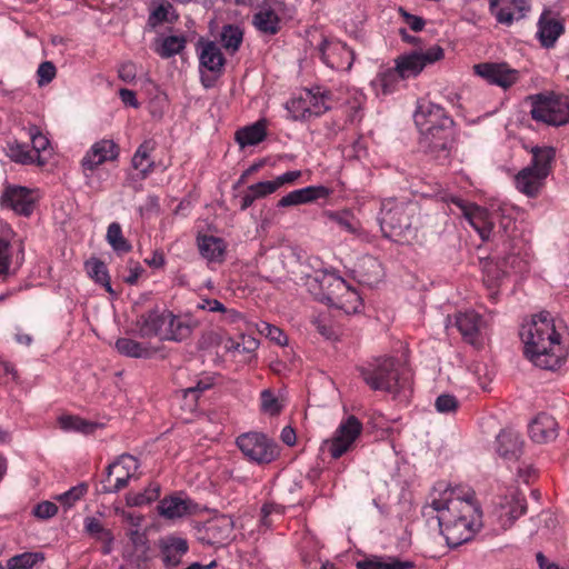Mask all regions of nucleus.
<instances>
[{"mask_svg":"<svg viewBox=\"0 0 569 569\" xmlns=\"http://www.w3.org/2000/svg\"><path fill=\"white\" fill-rule=\"evenodd\" d=\"M422 512L426 517L436 513L440 532L451 548L472 540L483 526L475 492L461 486L436 487Z\"/></svg>","mask_w":569,"mask_h":569,"instance_id":"f257e3e1","label":"nucleus"},{"mask_svg":"<svg viewBox=\"0 0 569 569\" xmlns=\"http://www.w3.org/2000/svg\"><path fill=\"white\" fill-rule=\"evenodd\" d=\"M526 358L536 367L557 370L566 360L567 350L549 312L533 315L520 330Z\"/></svg>","mask_w":569,"mask_h":569,"instance_id":"f03ea898","label":"nucleus"},{"mask_svg":"<svg viewBox=\"0 0 569 569\" xmlns=\"http://www.w3.org/2000/svg\"><path fill=\"white\" fill-rule=\"evenodd\" d=\"M360 373L372 390L387 392L401 402H407L411 396V372L397 359H378L362 367Z\"/></svg>","mask_w":569,"mask_h":569,"instance_id":"7ed1b4c3","label":"nucleus"},{"mask_svg":"<svg viewBox=\"0 0 569 569\" xmlns=\"http://www.w3.org/2000/svg\"><path fill=\"white\" fill-rule=\"evenodd\" d=\"M307 286L316 299L347 315L358 313L362 308V299L358 291L336 272L316 271L313 276L308 277Z\"/></svg>","mask_w":569,"mask_h":569,"instance_id":"20e7f679","label":"nucleus"},{"mask_svg":"<svg viewBox=\"0 0 569 569\" xmlns=\"http://www.w3.org/2000/svg\"><path fill=\"white\" fill-rule=\"evenodd\" d=\"M415 123L420 132V146L433 152H447L452 131V119L445 109L428 100H419L413 113Z\"/></svg>","mask_w":569,"mask_h":569,"instance_id":"39448f33","label":"nucleus"},{"mask_svg":"<svg viewBox=\"0 0 569 569\" xmlns=\"http://www.w3.org/2000/svg\"><path fill=\"white\" fill-rule=\"evenodd\" d=\"M141 338H158L161 341H182L191 335L190 325L168 309H151L136 322Z\"/></svg>","mask_w":569,"mask_h":569,"instance_id":"423d86ee","label":"nucleus"},{"mask_svg":"<svg viewBox=\"0 0 569 569\" xmlns=\"http://www.w3.org/2000/svg\"><path fill=\"white\" fill-rule=\"evenodd\" d=\"M120 156V147L112 139H100L93 142L80 160V169L84 184L91 190L102 189V179L99 168L107 163L117 161Z\"/></svg>","mask_w":569,"mask_h":569,"instance_id":"0eeeda50","label":"nucleus"},{"mask_svg":"<svg viewBox=\"0 0 569 569\" xmlns=\"http://www.w3.org/2000/svg\"><path fill=\"white\" fill-rule=\"evenodd\" d=\"M417 206L396 199H387L381 204L379 223L386 238L396 242H403V238L411 231L412 216Z\"/></svg>","mask_w":569,"mask_h":569,"instance_id":"6e6552de","label":"nucleus"},{"mask_svg":"<svg viewBox=\"0 0 569 569\" xmlns=\"http://www.w3.org/2000/svg\"><path fill=\"white\" fill-rule=\"evenodd\" d=\"M332 107L331 91L319 86L302 90L286 103V109L295 121H307L320 117Z\"/></svg>","mask_w":569,"mask_h":569,"instance_id":"1a4fd4ad","label":"nucleus"},{"mask_svg":"<svg viewBox=\"0 0 569 569\" xmlns=\"http://www.w3.org/2000/svg\"><path fill=\"white\" fill-rule=\"evenodd\" d=\"M528 269V261L519 253L505 257L501 261L488 259L482 262L483 283L492 300L497 299L498 289L511 274H520Z\"/></svg>","mask_w":569,"mask_h":569,"instance_id":"9d476101","label":"nucleus"},{"mask_svg":"<svg viewBox=\"0 0 569 569\" xmlns=\"http://www.w3.org/2000/svg\"><path fill=\"white\" fill-rule=\"evenodd\" d=\"M531 116L535 120L550 126H565L569 122V97L555 93L533 96Z\"/></svg>","mask_w":569,"mask_h":569,"instance_id":"9b49d317","label":"nucleus"},{"mask_svg":"<svg viewBox=\"0 0 569 569\" xmlns=\"http://www.w3.org/2000/svg\"><path fill=\"white\" fill-rule=\"evenodd\" d=\"M363 426L355 416L343 418L331 437L322 441L321 451L332 459H339L351 451L362 433Z\"/></svg>","mask_w":569,"mask_h":569,"instance_id":"f8f14e48","label":"nucleus"},{"mask_svg":"<svg viewBox=\"0 0 569 569\" xmlns=\"http://www.w3.org/2000/svg\"><path fill=\"white\" fill-rule=\"evenodd\" d=\"M236 445L247 460L259 466L271 463L280 453L277 442L262 432H244L237 437Z\"/></svg>","mask_w":569,"mask_h":569,"instance_id":"ddd939ff","label":"nucleus"},{"mask_svg":"<svg viewBox=\"0 0 569 569\" xmlns=\"http://www.w3.org/2000/svg\"><path fill=\"white\" fill-rule=\"evenodd\" d=\"M139 469L138 460L131 455H122L108 466L104 492L116 493L126 488Z\"/></svg>","mask_w":569,"mask_h":569,"instance_id":"4468645a","label":"nucleus"},{"mask_svg":"<svg viewBox=\"0 0 569 569\" xmlns=\"http://www.w3.org/2000/svg\"><path fill=\"white\" fill-rule=\"evenodd\" d=\"M443 58V50L433 46L426 51H412L396 59V68L401 79L417 77L426 66Z\"/></svg>","mask_w":569,"mask_h":569,"instance_id":"2eb2a0df","label":"nucleus"},{"mask_svg":"<svg viewBox=\"0 0 569 569\" xmlns=\"http://www.w3.org/2000/svg\"><path fill=\"white\" fill-rule=\"evenodd\" d=\"M473 72L486 82L502 89H509L520 78V72L507 62H481L473 66Z\"/></svg>","mask_w":569,"mask_h":569,"instance_id":"dca6fc26","label":"nucleus"},{"mask_svg":"<svg viewBox=\"0 0 569 569\" xmlns=\"http://www.w3.org/2000/svg\"><path fill=\"white\" fill-rule=\"evenodd\" d=\"M322 62L337 71H349L355 61V52L345 42L337 39H325L319 46Z\"/></svg>","mask_w":569,"mask_h":569,"instance_id":"f3484780","label":"nucleus"},{"mask_svg":"<svg viewBox=\"0 0 569 569\" xmlns=\"http://www.w3.org/2000/svg\"><path fill=\"white\" fill-rule=\"evenodd\" d=\"M234 522L230 516L209 519L198 529V538L211 546H224L232 539Z\"/></svg>","mask_w":569,"mask_h":569,"instance_id":"a211bd4d","label":"nucleus"},{"mask_svg":"<svg viewBox=\"0 0 569 569\" xmlns=\"http://www.w3.org/2000/svg\"><path fill=\"white\" fill-rule=\"evenodd\" d=\"M452 202L461 209L465 218L478 232L480 238L482 240H488L495 228L492 211L472 203H465L458 198L452 199Z\"/></svg>","mask_w":569,"mask_h":569,"instance_id":"6ab92c4d","label":"nucleus"},{"mask_svg":"<svg viewBox=\"0 0 569 569\" xmlns=\"http://www.w3.org/2000/svg\"><path fill=\"white\" fill-rule=\"evenodd\" d=\"M563 33V20L550 10H543L538 19L536 32L540 46L545 49L553 48Z\"/></svg>","mask_w":569,"mask_h":569,"instance_id":"aec40b11","label":"nucleus"},{"mask_svg":"<svg viewBox=\"0 0 569 569\" xmlns=\"http://www.w3.org/2000/svg\"><path fill=\"white\" fill-rule=\"evenodd\" d=\"M37 199V190L21 186H8L1 197V203L18 214L29 216L33 211Z\"/></svg>","mask_w":569,"mask_h":569,"instance_id":"412c9836","label":"nucleus"},{"mask_svg":"<svg viewBox=\"0 0 569 569\" xmlns=\"http://www.w3.org/2000/svg\"><path fill=\"white\" fill-rule=\"evenodd\" d=\"M529 9L527 0H489L490 13L503 26H511L522 19Z\"/></svg>","mask_w":569,"mask_h":569,"instance_id":"4be33fe9","label":"nucleus"},{"mask_svg":"<svg viewBox=\"0 0 569 569\" xmlns=\"http://www.w3.org/2000/svg\"><path fill=\"white\" fill-rule=\"evenodd\" d=\"M457 327L467 342L475 347L482 345L481 332L486 327L483 318L473 310L460 312L456 320Z\"/></svg>","mask_w":569,"mask_h":569,"instance_id":"5701e85b","label":"nucleus"},{"mask_svg":"<svg viewBox=\"0 0 569 569\" xmlns=\"http://www.w3.org/2000/svg\"><path fill=\"white\" fill-rule=\"evenodd\" d=\"M526 512V500L519 493H512L495 509L492 517L501 529L510 527L515 520Z\"/></svg>","mask_w":569,"mask_h":569,"instance_id":"b1692460","label":"nucleus"},{"mask_svg":"<svg viewBox=\"0 0 569 569\" xmlns=\"http://www.w3.org/2000/svg\"><path fill=\"white\" fill-rule=\"evenodd\" d=\"M332 193V190L326 186H308L301 189H296L283 196L278 201V207L286 208L292 206H300L315 202L319 199H327Z\"/></svg>","mask_w":569,"mask_h":569,"instance_id":"393cba45","label":"nucleus"},{"mask_svg":"<svg viewBox=\"0 0 569 569\" xmlns=\"http://www.w3.org/2000/svg\"><path fill=\"white\" fill-rule=\"evenodd\" d=\"M159 548L164 567L170 569L177 567L181 562L182 557L189 550V545L186 538L177 535H169L159 541Z\"/></svg>","mask_w":569,"mask_h":569,"instance_id":"a878e982","label":"nucleus"},{"mask_svg":"<svg viewBox=\"0 0 569 569\" xmlns=\"http://www.w3.org/2000/svg\"><path fill=\"white\" fill-rule=\"evenodd\" d=\"M197 247L200 256L208 263L220 264L224 261L227 243L222 238L207 233H199L197 236Z\"/></svg>","mask_w":569,"mask_h":569,"instance_id":"bb28decb","label":"nucleus"},{"mask_svg":"<svg viewBox=\"0 0 569 569\" xmlns=\"http://www.w3.org/2000/svg\"><path fill=\"white\" fill-rule=\"evenodd\" d=\"M529 436L538 443L549 442L558 436V423L547 413L538 415L529 425Z\"/></svg>","mask_w":569,"mask_h":569,"instance_id":"cd10ccee","label":"nucleus"},{"mask_svg":"<svg viewBox=\"0 0 569 569\" xmlns=\"http://www.w3.org/2000/svg\"><path fill=\"white\" fill-rule=\"evenodd\" d=\"M280 17L271 4L263 2L252 16L253 27L263 34L273 36L280 30Z\"/></svg>","mask_w":569,"mask_h":569,"instance_id":"c85d7f7f","label":"nucleus"},{"mask_svg":"<svg viewBox=\"0 0 569 569\" xmlns=\"http://www.w3.org/2000/svg\"><path fill=\"white\" fill-rule=\"evenodd\" d=\"M199 54V63L201 68L210 72L219 73L222 71L226 59L213 41H199L197 48Z\"/></svg>","mask_w":569,"mask_h":569,"instance_id":"c756f323","label":"nucleus"},{"mask_svg":"<svg viewBox=\"0 0 569 569\" xmlns=\"http://www.w3.org/2000/svg\"><path fill=\"white\" fill-rule=\"evenodd\" d=\"M14 236L11 227L0 220V281H4L8 276L14 272L12 270L13 250L11 248V240Z\"/></svg>","mask_w":569,"mask_h":569,"instance_id":"7c9ffc66","label":"nucleus"},{"mask_svg":"<svg viewBox=\"0 0 569 569\" xmlns=\"http://www.w3.org/2000/svg\"><path fill=\"white\" fill-rule=\"evenodd\" d=\"M522 441L513 429H503L497 436L496 451L506 460H517L521 455Z\"/></svg>","mask_w":569,"mask_h":569,"instance_id":"2f4dec72","label":"nucleus"},{"mask_svg":"<svg viewBox=\"0 0 569 569\" xmlns=\"http://www.w3.org/2000/svg\"><path fill=\"white\" fill-rule=\"evenodd\" d=\"M156 149V142L151 139L144 140L134 151L131 166L142 179L147 178L154 169V161L151 158Z\"/></svg>","mask_w":569,"mask_h":569,"instance_id":"473e14b6","label":"nucleus"},{"mask_svg":"<svg viewBox=\"0 0 569 569\" xmlns=\"http://www.w3.org/2000/svg\"><path fill=\"white\" fill-rule=\"evenodd\" d=\"M401 77L397 68H381L377 76L371 80L370 86L377 97L393 93L400 82Z\"/></svg>","mask_w":569,"mask_h":569,"instance_id":"72a5a7b5","label":"nucleus"},{"mask_svg":"<svg viewBox=\"0 0 569 569\" xmlns=\"http://www.w3.org/2000/svg\"><path fill=\"white\" fill-rule=\"evenodd\" d=\"M267 138V120L260 119L236 131L234 139L241 149L253 147Z\"/></svg>","mask_w":569,"mask_h":569,"instance_id":"f704fd0d","label":"nucleus"},{"mask_svg":"<svg viewBox=\"0 0 569 569\" xmlns=\"http://www.w3.org/2000/svg\"><path fill=\"white\" fill-rule=\"evenodd\" d=\"M491 211L495 224L499 223L503 232L510 234L517 218L520 216V209L510 202L500 201L491 204Z\"/></svg>","mask_w":569,"mask_h":569,"instance_id":"c9c22d12","label":"nucleus"},{"mask_svg":"<svg viewBox=\"0 0 569 569\" xmlns=\"http://www.w3.org/2000/svg\"><path fill=\"white\" fill-rule=\"evenodd\" d=\"M547 177L542 176L535 169L527 167L523 168L515 177L516 188L528 197H535L542 187L543 180Z\"/></svg>","mask_w":569,"mask_h":569,"instance_id":"e433bc0d","label":"nucleus"},{"mask_svg":"<svg viewBox=\"0 0 569 569\" xmlns=\"http://www.w3.org/2000/svg\"><path fill=\"white\" fill-rule=\"evenodd\" d=\"M158 512L166 519H178L191 513V501L171 496L163 498L158 506Z\"/></svg>","mask_w":569,"mask_h":569,"instance_id":"4c0bfd02","label":"nucleus"},{"mask_svg":"<svg viewBox=\"0 0 569 569\" xmlns=\"http://www.w3.org/2000/svg\"><path fill=\"white\" fill-rule=\"evenodd\" d=\"M287 405L284 392L276 389H263L260 392L259 408L263 415L274 417L280 415Z\"/></svg>","mask_w":569,"mask_h":569,"instance_id":"58836bf2","label":"nucleus"},{"mask_svg":"<svg viewBox=\"0 0 569 569\" xmlns=\"http://www.w3.org/2000/svg\"><path fill=\"white\" fill-rule=\"evenodd\" d=\"M412 561L391 556H371L357 562L358 569H412Z\"/></svg>","mask_w":569,"mask_h":569,"instance_id":"ea45409f","label":"nucleus"},{"mask_svg":"<svg viewBox=\"0 0 569 569\" xmlns=\"http://www.w3.org/2000/svg\"><path fill=\"white\" fill-rule=\"evenodd\" d=\"M87 274L98 284L102 286L107 292L114 296L111 287L110 276L106 263L97 258H91L84 263Z\"/></svg>","mask_w":569,"mask_h":569,"instance_id":"a19ab883","label":"nucleus"},{"mask_svg":"<svg viewBox=\"0 0 569 569\" xmlns=\"http://www.w3.org/2000/svg\"><path fill=\"white\" fill-rule=\"evenodd\" d=\"M187 40L183 36H166L159 38L154 44V51L163 59L179 54L186 48Z\"/></svg>","mask_w":569,"mask_h":569,"instance_id":"79ce46f5","label":"nucleus"},{"mask_svg":"<svg viewBox=\"0 0 569 569\" xmlns=\"http://www.w3.org/2000/svg\"><path fill=\"white\" fill-rule=\"evenodd\" d=\"M116 349L119 353L130 358H149L152 353L149 345L131 338H119L116 341Z\"/></svg>","mask_w":569,"mask_h":569,"instance_id":"37998d69","label":"nucleus"},{"mask_svg":"<svg viewBox=\"0 0 569 569\" xmlns=\"http://www.w3.org/2000/svg\"><path fill=\"white\" fill-rule=\"evenodd\" d=\"M531 153L532 162L529 167L548 177L555 158V149L551 147H535L531 149Z\"/></svg>","mask_w":569,"mask_h":569,"instance_id":"c03bdc74","label":"nucleus"},{"mask_svg":"<svg viewBox=\"0 0 569 569\" xmlns=\"http://www.w3.org/2000/svg\"><path fill=\"white\" fill-rule=\"evenodd\" d=\"M59 427L64 431H77L83 435L92 433L98 423L82 419L78 416L63 415L58 418Z\"/></svg>","mask_w":569,"mask_h":569,"instance_id":"a18cd8bd","label":"nucleus"},{"mask_svg":"<svg viewBox=\"0 0 569 569\" xmlns=\"http://www.w3.org/2000/svg\"><path fill=\"white\" fill-rule=\"evenodd\" d=\"M44 561V555L40 551H27L10 557L6 567L8 569H32Z\"/></svg>","mask_w":569,"mask_h":569,"instance_id":"49530a36","label":"nucleus"},{"mask_svg":"<svg viewBox=\"0 0 569 569\" xmlns=\"http://www.w3.org/2000/svg\"><path fill=\"white\" fill-rule=\"evenodd\" d=\"M243 40V31L239 26L227 24L222 27L220 41L227 52L236 53Z\"/></svg>","mask_w":569,"mask_h":569,"instance_id":"de8ad7c7","label":"nucleus"},{"mask_svg":"<svg viewBox=\"0 0 569 569\" xmlns=\"http://www.w3.org/2000/svg\"><path fill=\"white\" fill-rule=\"evenodd\" d=\"M107 242L118 254H123L131 251V243L124 238L121 226L118 222H112L108 226Z\"/></svg>","mask_w":569,"mask_h":569,"instance_id":"09e8293b","label":"nucleus"},{"mask_svg":"<svg viewBox=\"0 0 569 569\" xmlns=\"http://www.w3.org/2000/svg\"><path fill=\"white\" fill-rule=\"evenodd\" d=\"M177 18L178 16L174 13V9L169 1L156 0L152 4L149 22L152 26H156L162 22L172 21Z\"/></svg>","mask_w":569,"mask_h":569,"instance_id":"8fccbe9b","label":"nucleus"},{"mask_svg":"<svg viewBox=\"0 0 569 569\" xmlns=\"http://www.w3.org/2000/svg\"><path fill=\"white\" fill-rule=\"evenodd\" d=\"M258 345L259 343L254 338L242 335L240 337V341L229 339L226 342L224 348L228 352H231L233 355L243 353L246 355V359H250L252 357V353L258 348Z\"/></svg>","mask_w":569,"mask_h":569,"instance_id":"3c124183","label":"nucleus"},{"mask_svg":"<svg viewBox=\"0 0 569 569\" xmlns=\"http://www.w3.org/2000/svg\"><path fill=\"white\" fill-rule=\"evenodd\" d=\"M326 216L330 221L336 222L341 229L349 233H356L359 229L357 220L348 210L327 211Z\"/></svg>","mask_w":569,"mask_h":569,"instance_id":"603ef678","label":"nucleus"},{"mask_svg":"<svg viewBox=\"0 0 569 569\" xmlns=\"http://www.w3.org/2000/svg\"><path fill=\"white\" fill-rule=\"evenodd\" d=\"M29 136L32 143V150L36 156L38 164H44V160H41V152H46L50 147V141L46 134H43L39 128L31 127L29 129Z\"/></svg>","mask_w":569,"mask_h":569,"instance_id":"864d4df0","label":"nucleus"},{"mask_svg":"<svg viewBox=\"0 0 569 569\" xmlns=\"http://www.w3.org/2000/svg\"><path fill=\"white\" fill-rule=\"evenodd\" d=\"M160 493L159 486H150L143 492L128 493L126 501L128 506L137 507L151 503L157 500Z\"/></svg>","mask_w":569,"mask_h":569,"instance_id":"5fc2aeb1","label":"nucleus"},{"mask_svg":"<svg viewBox=\"0 0 569 569\" xmlns=\"http://www.w3.org/2000/svg\"><path fill=\"white\" fill-rule=\"evenodd\" d=\"M88 491V486L82 482L74 487H71L66 492L58 495L56 499L63 505L66 508H71L77 501H79Z\"/></svg>","mask_w":569,"mask_h":569,"instance_id":"6e6d98bb","label":"nucleus"},{"mask_svg":"<svg viewBox=\"0 0 569 569\" xmlns=\"http://www.w3.org/2000/svg\"><path fill=\"white\" fill-rule=\"evenodd\" d=\"M313 325L318 332L327 340L338 339V328L335 326L330 317L320 315L313 319Z\"/></svg>","mask_w":569,"mask_h":569,"instance_id":"4d7b16f0","label":"nucleus"},{"mask_svg":"<svg viewBox=\"0 0 569 569\" xmlns=\"http://www.w3.org/2000/svg\"><path fill=\"white\" fill-rule=\"evenodd\" d=\"M257 329L260 333L264 335L266 337H268L270 340L274 341L279 346H284L288 342V338L284 335V332L280 328H278L269 322H266V321L259 322L257 325Z\"/></svg>","mask_w":569,"mask_h":569,"instance_id":"13d9d810","label":"nucleus"},{"mask_svg":"<svg viewBox=\"0 0 569 569\" xmlns=\"http://www.w3.org/2000/svg\"><path fill=\"white\" fill-rule=\"evenodd\" d=\"M213 383H214L213 376L204 375L199 378V380L197 381V383L194 386L184 389L183 397L186 399H191L193 402H196L198 396L201 392L210 389L213 386Z\"/></svg>","mask_w":569,"mask_h":569,"instance_id":"bf43d9fd","label":"nucleus"},{"mask_svg":"<svg viewBox=\"0 0 569 569\" xmlns=\"http://www.w3.org/2000/svg\"><path fill=\"white\" fill-rule=\"evenodd\" d=\"M84 529L91 536L107 540L108 542H111L113 539L112 533L104 529L100 520L94 517H87L84 519Z\"/></svg>","mask_w":569,"mask_h":569,"instance_id":"052dcab7","label":"nucleus"},{"mask_svg":"<svg viewBox=\"0 0 569 569\" xmlns=\"http://www.w3.org/2000/svg\"><path fill=\"white\" fill-rule=\"evenodd\" d=\"M9 156L16 162L23 164L37 162L33 151L28 149V147L24 144H11L9 147Z\"/></svg>","mask_w":569,"mask_h":569,"instance_id":"680f3d73","label":"nucleus"},{"mask_svg":"<svg viewBox=\"0 0 569 569\" xmlns=\"http://www.w3.org/2000/svg\"><path fill=\"white\" fill-rule=\"evenodd\" d=\"M435 407L440 413H453L459 407L458 399L449 393H443L437 397L435 401Z\"/></svg>","mask_w":569,"mask_h":569,"instance_id":"e2e57ef3","label":"nucleus"},{"mask_svg":"<svg viewBox=\"0 0 569 569\" xmlns=\"http://www.w3.org/2000/svg\"><path fill=\"white\" fill-rule=\"evenodd\" d=\"M57 74L54 64L50 61L40 63L37 70V81L40 87L50 83Z\"/></svg>","mask_w":569,"mask_h":569,"instance_id":"0e129e2a","label":"nucleus"},{"mask_svg":"<svg viewBox=\"0 0 569 569\" xmlns=\"http://www.w3.org/2000/svg\"><path fill=\"white\" fill-rule=\"evenodd\" d=\"M58 512V507L54 502L51 501H42L34 506L33 516L39 519H50L54 517Z\"/></svg>","mask_w":569,"mask_h":569,"instance_id":"69168bd1","label":"nucleus"},{"mask_svg":"<svg viewBox=\"0 0 569 569\" xmlns=\"http://www.w3.org/2000/svg\"><path fill=\"white\" fill-rule=\"evenodd\" d=\"M250 190L254 193L257 199L264 198L269 194L274 193L278 189L274 183V180L270 181H260L254 184L249 186Z\"/></svg>","mask_w":569,"mask_h":569,"instance_id":"338daca9","label":"nucleus"},{"mask_svg":"<svg viewBox=\"0 0 569 569\" xmlns=\"http://www.w3.org/2000/svg\"><path fill=\"white\" fill-rule=\"evenodd\" d=\"M223 313V321L228 325H233L237 330H242V325L246 323L244 317L236 309H227L221 311Z\"/></svg>","mask_w":569,"mask_h":569,"instance_id":"774afa93","label":"nucleus"}]
</instances>
